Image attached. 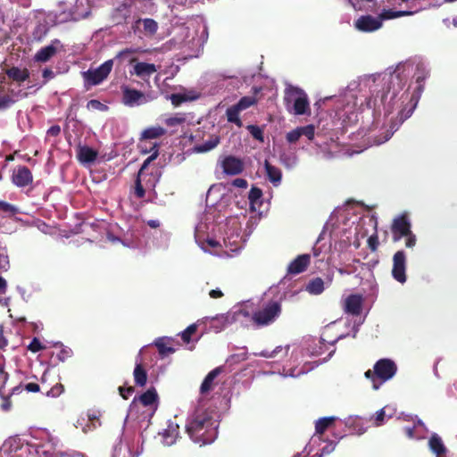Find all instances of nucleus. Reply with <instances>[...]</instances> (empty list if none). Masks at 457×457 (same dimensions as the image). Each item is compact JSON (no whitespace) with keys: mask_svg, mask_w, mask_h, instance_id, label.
Returning <instances> with one entry per match:
<instances>
[{"mask_svg":"<svg viewBox=\"0 0 457 457\" xmlns=\"http://www.w3.org/2000/svg\"><path fill=\"white\" fill-rule=\"evenodd\" d=\"M150 151H154L153 154L146 158V160H148L149 162H154L159 155V151H158V145L156 144H154L152 147H151V150Z\"/></svg>","mask_w":457,"mask_h":457,"instance_id":"obj_63","label":"nucleus"},{"mask_svg":"<svg viewBox=\"0 0 457 457\" xmlns=\"http://www.w3.org/2000/svg\"><path fill=\"white\" fill-rule=\"evenodd\" d=\"M311 263V254L304 253L296 256L291 261L287 269L286 276L281 279L282 284H286L293 276L304 272Z\"/></svg>","mask_w":457,"mask_h":457,"instance_id":"obj_7","label":"nucleus"},{"mask_svg":"<svg viewBox=\"0 0 457 457\" xmlns=\"http://www.w3.org/2000/svg\"><path fill=\"white\" fill-rule=\"evenodd\" d=\"M161 435L163 445L167 446L172 445L179 436V425L175 422L169 421L167 428Z\"/></svg>","mask_w":457,"mask_h":457,"instance_id":"obj_21","label":"nucleus"},{"mask_svg":"<svg viewBox=\"0 0 457 457\" xmlns=\"http://www.w3.org/2000/svg\"><path fill=\"white\" fill-rule=\"evenodd\" d=\"M367 243H368V246L369 248L372 251V252H375L378 250V245H379V242H378V237L377 235V233H374L373 235H371L368 240H367Z\"/></svg>","mask_w":457,"mask_h":457,"instance_id":"obj_51","label":"nucleus"},{"mask_svg":"<svg viewBox=\"0 0 457 457\" xmlns=\"http://www.w3.org/2000/svg\"><path fill=\"white\" fill-rule=\"evenodd\" d=\"M113 66V60H107L96 70H88L84 72V78L90 85L96 86L102 83L111 73Z\"/></svg>","mask_w":457,"mask_h":457,"instance_id":"obj_8","label":"nucleus"},{"mask_svg":"<svg viewBox=\"0 0 457 457\" xmlns=\"http://www.w3.org/2000/svg\"><path fill=\"white\" fill-rule=\"evenodd\" d=\"M300 137H301V132H300L298 127L296 129L287 132L286 135L287 141L290 144L297 142Z\"/></svg>","mask_w":457,"mask_h":457,"instance_id":"obj_48","label":"nucleus"},{"mask_svg":"<svg viewBox=\"0 0 457 457\" xmlns=\"http://www.w3.org/2000/svg\"><path fill=\"white\" fill-rule=\"evenodd\" d=\"M397 367L390 359H381L374 365V370H367L365 377L371 381L372 388L378 390L396 373Z\"/></svg>","mask_w":457,"mask_h":457,"instance_id":"obj_3","label":"nucleus"},{"mask_svg":"<svg viewBox=\"0 0 457 457\" xmlns=\"http://www.w3.org/2000/svg\"><path fill=\"white\" fill-rule=\"evenodd\" d=\"M157 69L154 63L147 62H137L134 65V73L137 77H145L151 76L153 73L156 72Z\"/></svg>","mask_w":457,"mask_h":457,"instance_id":"obj_25","label":"nucleus"},{"mask_svg":"<svg viewBox=\"0 0 457 457\" xmlns=\"http://www.w3.org/2000/svg\"><path fill=\"white\" fill-rule=\"evenodd\" d=\"M220 372V369L217 368V369H214L213 370H212L205 377L204 380L203 381V383L201 385V388H200L202 394H205L211 390V388L212 387L213 380L219 375Z\"/></svg>","mask_w":457,"mask_h":457,"instance_id":"obj_34","label":"nucleus"},{"mask_svg":"<svg viewBox=\"0 0 457 457\" xmlns=\"http://www.w3.org/2000/svg\"><path fill=\"white\" fill-rule=\"evenodd\" d=\"M150 151H154L153 154L146 158V160H148L149 162H154L159 155V151H158V145L156 144H154L152 147H151V150Z\"/></svg>","mask_w":457,"mask_h":457,"instance_id":"obj_62","label":"nucleus"},{"mask_svg":"<svg viewBox=\"0 0 457 457\" xmlns=\"http://www.w3.org/2000/svg\"><path fill=\"white\" fill-rule=\"evenodd\" d=\"M185 121H186V119L184 117H179V116L170 117L165 120V123L169 127H174L177 125H180V124L184 123Z\"/></svg>","mask_w":457,"mask_h":457,"instance_id":"obj_53","label":"nucleus"},{"mask_svg":"<svg viewBox=\"0 0 457 457\" xmlns=\"http://www.w3.org/2000/svg\"><path fill=\"white\" fill-rule=\"evenodd\" d=\"M390 229L394 242H398L405 237V246L407 248L415 246L417 238L411 231V224L407 213H402L394 218Z\"/></svg>","mask_w":457,"mask_h":457,"instance_id":"obj_4","label":"nucleus"},{"mask_svg":"<svg viewBox=\"0 0 457 457\" xmlns=\"http://www.w3.org/2000/svg\"><path fill=\"white\" fill-rule=\"evenodd\" d=\"M362 297L360 295H351L344 300L345 312L353 315H358L361 312Z\"/></svg>","mask_w":457,"mask_h":457,"instance_id":"obj_20","label":"nucleus"},{"mask_svg":"<svg viewBox=\"0 0 457 457\" xmlns=\"http://www.w3.org/2000/svg\"><path fill=\"white\" fill-rule=\"evenodd\" d=\"M303 373H304V371L300 370L298 372H295V370H291L289 371H287L284 369L283 371L281 372V376L284 377V378H287V377L296 378V377L300 376Z\"/></svg>","mask_w":457,"mask_h":457,"instance_id":"obj_59","label":"nucleus"},{"mask_svg":"<svg viewBox=\"0 0 457 457\" xmlns=\"http://www.w3.org/2000/svg\"><path fill=\"white\" fill-rule=\"evenodd\" d=\"M61 132V128L59 125L51 126L47 130V135L51 137H57Z\"/></svg>","mask_w":457,"mask_h":457,"instance_id":"obj_60","label":"nucleus"},{"mask_svg":"<svg viewBox=\"0 0 457 457\" xmlns=\"http://www.w3.org/2000/svg\"><path fill=\"white\" fill-rule=\"evenodd\" d=\"M166 130L161 126L150 127L142 132L141 139H154L165 135Z\"/></svg>","mask_w":457,"mask_h":457,"instance_id":"obj_33","label":"nucleus"},{"mask_svg":"<svg viewBox=\"0 0 457 457\" xmlns=\"http://www.w3.org/2000/svg\"><path fill=\"white\" fill-rule=\"evenodd\" d=\"M97 152L87 145H79L77 157L82 163H91L97 158Z\"/></svg>","mask_w":457,"mask_h":457,"instance_id":"obj_22","label":"nucleus"},{"mask_svg":"<svg viewBox=\"0 0 457 457\" xmlns=\"http://www.w3.org/2000/svg\"><path fill=\"white\" fill-rule=\"evenodd\" d=\"M101 413L98 411H89L87 414V421L92 425V423H96L97 427L101 425L100 422Z\"/></svg>","mask_w":457,"mask_h":457,"instance_id":"obj_50","label":"nucleus"},{"mask_svg":"<svg viewBox=\"0 0 457 457\" xmlns=\"http://www.w3.org/2000/svg\"><path fill=\"white\" fill-rule=\"evenodd\" d=\"M279 287H270L267 292L264 293V297L262 300V304L256 311H253L252 317L253 324L258 328L266 327L277 320L281 313L282 295L285 298L291 299L296 295L307 292L312 295H319L322 294L324 287H302L297 291L283 292L278 290Z\"/></svg>","mask_w":457,"mask_h":457,"instance_id":"obj_1","label":"nucleus"},{"mask_svg":"<svg viewBox=\"0 0 457 457\" xmlns=\"http://www.w3.org/2000/svg\"><path fill=\"white\" fill-rule=\"evenodd\" d=\"M232 318H230V315L228 312L217 314L215 316L210 317H204L197 320L198 324H203L205 326H209V328L215 332L219 333L222 330H224L226 328H228L229 325L233 324Z\"/></svg>","mask_w":457,"mask_h":457,"instance_id":"obj_9","label":"nucleus"},{"mask_svg":"<svg viewBox=\"0 0 457 457\" xmlns=\"http://www.w3.org/2000/svg\"><path fill=\"white\" fill-rule=\"evenodd\" d=\"M228 313L230 318H232L231 320L233 323L238 322L245 326H248L250 323L253 324L252 317L253 309L249 301L233 306L228 311Z\"/></svg>","mask_w":457,"mask_h":457,"instance_id":"obj_6","label":"nucleus"},{"mask_svg":"<svg viewBox=\"0 0 457 457\" xmlns=\"http://www.w3.org/2000/svg\"><path fill=\"white\" fill-rule=\"evenodd\" d=\"M288 351H289V345H286V346L279 345V346H277L272 351L264 350L258 353H254V355L262 356L264 358H275L280 354L281 357H285L288 354Z\"/></svg>","mask_w":457,"mask_h":457,"instance_id":"obj_31","label":"nucleus"},{"mask_svg":"<svg viewBox=\"0 0 457 457\" xmlns=\"http://www.w3.org/2000/svg\"><path fill=\"white\" fill-rule=\"evenodd\" d=\"M12 182L18 187H25L33 182V175L26 166H18L12 174Z\"/></svg>","mask_w":457,"mask_h":457,"instance_id":"obj_15","label":"nucleus"},{"mask_svg":"<svg viewBox=\"0 0 457 457\" xmlns=\"http://www.w3.org/2000/svg\"><path fill=\"white\" fill-rule=\"evenodd\" d=\"M338 324L336 322H333L327 326L324 329V331L321 334L320 343L325 345V343L328 345H334L337 340L345 337V334H339L337 335L336 333L337 328Z\"/></svg>","mask_w":457,"mask_h":457,"instance_id":"obj_19","label":"nucleus"},{"mask_svg":"<svg viewBox=\"0 0 457 457\" xmlns=\"http://www.w3.org/2000/svg\"><path fill=\"white\" fill-rule=\"evenodd\" d=\"M403 420H411L413 422L412 427L406 426L404 428V431L409 438L419 440L426 437L428 429L420 420L417 419V417L414 419L410 415H404Z\"/></svg>","mask_w":457,"mask_h":457,"instance_id":"obj_12","label":"nucleus"},{"mask_svg":"<svg viewBox=\"0 0 457 457\" xmlns=\"http://www.w3.org/2000/svg\"><path fill=\"white\" fill-rule=\"evenodd\" d=\"M14 101L8 95L0 97V110L8 108Z\"/></svg>","mask_w":457,"mask_h":457,"instance_id":"obj_54","label":"nucleus"},{"mask_svg":"<svg viewBox=\"0 0 457 457\" xmlns=\"http://www.w3.org/2000/svg\"><path fill=\"white\" fill-rule=\"evenodd\" d=\"M0 210L4 212L9 213L10 215H15L19 212L16 206L0 200Z\"/></svg>","mask_w":457,"mask_h":457,"instance_id":"obj_44","label":"nucleus"},{"mask_svg":"<svg viewBox=\"0 0 457 457\" xmlns=\"http://www.w3.org/2000/svg\"><path fill=\"white\" fill-rule=\"evenodd\" d=\"M29 350L37 353L40 350H42L44 347L41 345L40 341L37 338H34L31 343L28 346Z\"/></svg>","mask_w":457,"mask_h":457,"instance_id":"obj_55","label":"nucleus"},{"mask_svg":"<svg viewBox=\"0 0 457 457\" xmlns=\"http://www.w3.org/2000/svg\"><path fill=\"white\" fill-rule=\"evenodd\" d=\"M134 194L137 198H143L145 195V190L142 185L141 182V176L137 174L136 180H135V189Z\"/></svg>","mask_w":457,"mask_h":457,"instance_id":"obj_43","label":"nucleus"},{"mask_svg":"<svg viewBox=\"0 0 457 457\" xmlns=\"http://www.w3.org/2000/svg\"><path fill=\"white\" fill-rule=\"evenodd\" d=\"M172 338L170 337H159L155 340L154 345L162 355H168L175 352L171 345Z\"/></svg>","mask_w":457,"mask_h":457,"instance_id":"obj_26","label":"nucleus"},{"mask_svg":"<svg viewBox=\"0 0 457 457\" xmlns=\"http://www.w3.org/2000/svg\"><path fill=\"white\" fill-rule=\"evenodd\" d=\"M406 268V255L404 251H397L393 257V270L392 274L396 281L399 283H404L406 281L405 275Z\"/></svg>","mask_w":457,"mask_h":457,"instance_id":"obj_11","label":"nucleus"},{"mask_svg":"<svg viewBox=\"0 0 457 457\" xmlns=\"http://www.w3.org/2000/svg\"><path fill=\"white\" fill-rule=\"evenodd\" d=\"M139 405L147 408L148 413L146 416L152 417L157 409L158 405V395L154 388H150L144 394H142L137 399L135 398L130 404L129 415H132L135 409H137Z\"/></svg>","mask_w":457,"mask_h":457,"instance_id":"obj_5","label":"nucleus"},{"mask_svg":"<svg viewBox=\"0 0 457 457\" xmlns=\"http://www.w3.org/2000/svg\"><path fill=\"white\" fill-rule=\"evenodd\" d=\"M188 99L189 98L185 94H172L170 96V101L174 106H179L182 103L187 102Z\"/></svg>","mask_w":457,"mask_h":457,"instance_id":"obj_49","label":"nucleus"},{"mask_svg":"<svg viewBox=\"0 0 457 457\" xmlns=\"http://www.w3.org/2000/svg\"><path fill=\"white\" fill-rule=\"evenodd\" d=\"M134 379L137 385L145 386L147 380L146 371L144 370L140 360H137L136 367L134 369Z\"/></svg>","mask_w":457,"mask_h":457,"instance_id":"obj_32","label":"nucleus"},{"mask_svg":"<svg viewBox=\"0 0 457 457\" xmlns=\"http://www.w3.org/2000/svg\"><path fill=\"white\" fill-rule=\"evenodd\" d=\"M256 98L254 96H243L237 104L235 105L239 109L240 111H244L252 105L256 104Z\"/></svg>","mask_w":457,"mask_h":457,"instance_id":"obj_41","label":"nucleus"},{"mask_svg":"<svg viewBox=\"0 0 457 457\" xmlns=\"http://www.w3.org/2000/svg\"><path fill=\"white\" fill-rule=\"evenodd\" d=\"M74 426L77 428H80L84 434L93 431L97 428L96 423H92L91 425L89 421H87V419L85 417H79L75 422Z\"/></svg>","mask_w":457,"mask_h":457,"instance_id":"obj_37","label":"nucleus"},{"mask_svg":"<svg viewBox=\"0 0 457 457\" xmlns=\"http://www.w3.org/2000/svg\"><path fill=\"white\" fill-rule=\"evenodd\" d=\"M119 391H120V395H121L122 398L128 399L129 396L133 393L134 390L130 386L128 388L119 387Z\"/></svg>","mask_w":457,"mask_h":457,"instance_id":"obj_61","label":"nucleus"},{"mask_svg":"<svg viewBox=\"0 0 457 457\" xmlns=\"http://www.w3.org/2000/svg\"><path fill=\"white\" fill-rule=\"evenodd\" d=\"M241 111L234 104L228 107L226 111V115L228 122L235 123L238 128L243 126V122L239 118Z\"/></svg>","mask_w":457,"mask_h":457,"instance_id":"obj_35","label":"nucleus"},{"mask_svg":"<svg viewBox=\"0 0 457 457\" xmlns=\"http://www.w3.org/2000/svg\"><path fill=\"white\" fill-rule=\"evenodd\" d=\"M198 325H199L198 322H196L195 324H191L181 333V337L184 342H186V343L190 342V336L195 332Z\"/></svg>","mask_w":457,"mask_h":457,"instance_id":"obj_46","label":"nucleus"},{"mask_svg":"<svg viewBox=\"0 0 457 457\" xmlns=\"http://www.w3.org/2000/svg\"><path fill=\"white\" fill-rule=\"evenodd\" d=\"M223 172L229 176L241 174L245 170L243 160L234 155L226 156L221 162Z\"/></svg>","mask_w":457,"mask_h":457,"instance_id":"obj_14","label":"nucleus"},{"mask_svg":"<svg viewBox=\"0 0 457 457\" xmlns=\"http://www.w3.org/2000/svg\"><path fill=\"white\" fill-rule=\"evenodd\" d=\"M87 108L88 110L105 111L108 107L105 104H102L100 101L96 99H92L87 102Z\"/></svg>","mask_w":457,"mask_h":457,"instance_id":"obj_47","label":"nucleus"},{"mask_svg":"<svg viewBox=\"0 0 457 457\" xmlns=\"http://www.w3.org/2000/svg\"><path fill=\"white\" fill-rule=\"evenodd\" d=\"M56 46H61L59 39H54L51 45L40 48L35 54V61L40 62L49 61L57 53Z\"/></svg>","mask_w":457,"mask_h":457,"instance_id":"obj_17","label":"nucleus"},{"mask_svg":"<svg viewBox=\"0 0 457 457\" xmlns=\"http://www.w3.org/2000/svg\"><path fill=\"white\" fill-rule=\"evenodd\" d=\"M336 445L331 442L328 444L326 446L323 447L321 453L320 454V457H322L325 454H329L335 450Z\"/></svg>","mask_w":457,"mask_h":457,"instance_id":"obj_64","label":"nucleus"},{"mask_svg":"<svg viewBox=\"0 0 457 457\" xmlns=\"http://www.w3.org/2000/svg\"><path fill=\"white\" fill-rule=\"evenodd\" d=\"M336 420L335 417H325L316 421V433L321 435Z\"/></svg>","mask_w":457,"mask_h":457,"instance_id":"obj_40","label":"nucleus"},{"mask_svg":"<svg viewBox=\"0 0 457 457\" xmlns=\"http://www.w3.org/2000/svg\"><path fill=\"white\" fill-rule=\"evenodd\" d=\"M120 88L122 92L121 102L124 105L133 107L147 102V99L142 91L131 88L126 85H122Z\"/></svg>","mask_w":457,"mask_h":457,"instance_id":"obj_10","label":"nucleus"},{"mask_svg":"<svg viewBox=\"0 0 457 457\" xmlns=\"http://www.w3.org/2000/svg\"><path fill=\"white\" fill-rule=\"evenodd\" d=\"M72 351L69 347H64L61 350L60 353L58 354L59 360L62 361H64L66 359L71 356Z\"/></svg>","mask_w":457,"mask_h":457,"instance_id":"obj_56","label":"nucleus"},{"mask_svg":"<svg viewBox=\"0 0 457 457\" xmlns=\"http://www.w3.org/2000/svg\"><path fill=\"white\" fill-rule=\"evenodd\" d=\"M429 76V71L422 62H419L416 66V71L414 73L415 82L417 84L416 88L411 96V99H415L419 101L423 90H424V81Z\"/></svg>","mask_w":457,"mask_h":457,"instance_id":"obj_16","label":"nucleus"},{"mask_svg":"<svg viewBox=\"0 0 457 457\" xmlns=\"http://www.w3.org/2000/svg\"><path fill=\"white\" fill-rule=\"evenodd\" d=\"M5 74L10 79L18 83H22L29 78V72L26 68L12 67L5 71Z\"/></svg>","mask_w":457,"mask_h":457,"instance_id":"obj_23","label":"nucleus"},{"mask_svg":"<svg viewBox=\"0 0 457 457\" xmlns=\"http://www.w3.org/2000/svg\"><path fill=\"white\" fill-rule=\"evenodd\" d=\"M428 446L430 451L437 457H441L446 451L441 437L436 434L431 436L428 441Z\"/></svg>","mask_w":457,"mask_h":457,"instance_id":"obj_24","label":"nucleus"},{"mask_svg":"<svg viewBox=\"0 0 457 457\" xmlns=\"http://www.w3.org/2000/svg\"><path fill=\"white\" fill-rule=\"evenodd\" d=\"M218 422L205 410L198 409L187 420L186 429L192 439L200 445L212 443L217 437Z\"/></svg>","mask_w":457,"mask_h":457,"instance_id":"obj_2","label":"nucleus"},{"mask_svg":"<svg viewBox=\"0 0 457 457\" xmlns=\"http://www.w3.org/2000/svg\"><path fill=\"white\" fill-rule=\"evenodd\" d=\"M298 128L301 132V137L305 136L309 140H312L314 138L315 128L313 125H307Z\"/></svg>","mask_w":457,"mask_h":457,"instance_id":"obj_45","label":"nucleus"},{"mask_svg":"<svg viewBox=\"0 0 457 457\" xmlns=\"http://www.w3.org/2000/svg\"><path fill=\"white\" fill-rule=\"evenodd\" d=\"M412 12L408 11H392V10H384L380 14L379 17L381 18V21L383 20H390L395 19L402 16L411 15L412 14Z\"/></svg>","mask_w":457,"mask_h":457,"instance_id":"obj_38","label":"nucleus"},{"mask_svg":"<svg viewBox=\"0 0 457 457\" xmlns=\"http://www.w3.org/2000/svg\"><path fill=\"white\" fill-rule=\"evenodd\" d=\"M262 197V189L257 187H252V188L249 191V195H248V200H249L251 207L253 208V206L255 204H261Z\"/></svg>","mask_w":457,"mask_h":457,"instance_id":"obj_39","label":"nucleus"},{"mask_svg":"<svg viewBox=\"0 0 457 457\" xmlns=\"http://www.w3.org/2000/svg\"><path fill=\"white\" fill-rule=\"evenodd\" d=\"M294 92L297 95V97L294 102L295 113L297 115L307 113V112L310 110L307 95L299 88H295Z\"/></svg>","mask_w":457,"mask_h":457,"instance_id":"obj_18","label":"nucleus"},{"mask_svg":"<svg viewBox=\"0 0 457 457\" xmlns=\"http://www.w3.org/2000/svg\"><path fill=\"white\" fill-rule=\"evenodd\" d=\"M320 441V436H312L311 439V442L305 446V449L303 451V453H304L303 456L305 457L308 454H310L313 451L314 445L319 444Z\"/></svg>","mask_w":457,"mask_h":457,"instance_id":"obj_52","label":"nucleus"},{"mask_svg":"<svg viewBox=\"0 0 457 457\" xmlns=\"http://www.w3.org/2000/svg\"><path fill=\"white\" fill-rule=\"evenodd\" d=\"M354 26L360 31L373 32L382 27V21L379 15L378 17L361 15L355 21Z\"/></svg>","mask_w":457,"mask_h":457,"instance_id":"obj_13","label":"nucleus"},{"mask_svg":"<svg viewBox=\"0 0 457 457\" xmlns=\"http://www.w3.org/2000/svg\"><path fill=\"white\" fill-rule=\"evenodd\" d=\"M264 167L266 175L270 181H271L273 184H278L281 181L282 173L278 167L273 166L267 160L264 162Z\"/></svg>","mask_w":457,"mask_h":457,"instance_id":"obj_28","label":"nucleus"},{"mask_svg":"<svg viewBox=\"0 0 457 457\" xmlns=\"http://www.w3.org/2000/svg\"><path fill=\"white\" fill-rule=\"evenodd\" d=\"M395 413V408L392 405H386L376 412L375 425L381 426L385 423L386 418H391Z\"/></svg>","mask_w":457,"mask_h":457,"instance_id":"obj_27","label":"nucleus"},{"mask_svg":"<svg viewBox=\"0 0 457 457\" xmlns=\"http://www.w3.org/2000/svg\"><path fill=\"white\" fill-rule=\"evenodd\" d=\"M139 53L138 48H125L120 51L114 57L113 62L116 60L119 63H122L124 61H129L130 63L136 62V58L132 57L133 54Z\"/></svg>","mask_w":457,"mask_h":457,"instance_id":"obj_30","label":"nucleus"},{"mask_svg":"<svg viewBox=\"0 0 457 457\" xmlns=\"http://www.w3.org/2000/svg\"><path fill=\"white\" fill-rule=\"evenodd\" d=\"M208 295L212 299H218V298H220V297H222L224 295V294L222 293V291L219 287H216L214 289H211L208 292Z\"/></svg>","mask_w":457,"mask_h":457,"instance_id":"obj_58","label":"nucleus"},{"mask_svg":"<svg viewBox=\"0 0 457 457\" xmlns=\"http://www.w3.org/2000/svg\"><path fill=\"white\" fill-rule=\"evenodd\" d=\"M220 138L219 136H212L208 140L203 144L196 145L195 151L196 153H206L215 148L220 144Z\"/></svg>","mask_w":457,"mask_h":457,"instance_id":"obj_29","label":"nucleus"},{"mask_svg":"<svg viewBox=\"0 0 457 457\" xmlns=\"http://www.w3.org/2000/svg\"><path fill=\"white\" fill-rule=\"evenodd\" d=\"M232 185L236 187L246 188L248 186V183H247L246 179L237 178L232 181Z\"/></svg>","mask_w":457,"mask_h":457,"instance_id":"obj_57","label":"nucleus"},{"mask_svg":"<svg viewBox=\"0 0 457 457\" xmlns=\"http://www.w3.org/2000/svg\"><path fill=\"white\" fill-rule=\"evenodd\" d=\"M136 22L137 23L143 22L144 30H145V34L153 36L157 32L158 23L154 19H151V18L138 19Z\"/></svg>","mask_w":457,"mask_h":457,"instance_id":"obj_36","label":"nucleus"},{"mask_svg":"<svg viewBox=\"0 0 457 457\" xmlns=\"http://www.w3.org/2000/svg\"><path fill=\"white\" fill-rule=\"evenodd\" d=\"M246 129L254 139L262 143L264 141L263 131L259 126L248 125Z\"/></svg>","mask_w":457,"mask_h":457,"instance_id":"obj_42","label":"nucleus"}]
</instances>
